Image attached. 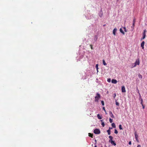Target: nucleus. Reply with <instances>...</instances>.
Returning a JSON list of instances; mask_svg holds the SVG:
<instances>
[{
	"label": "nucleus",
	"instance_id": "1",
	"mask_svg": "<svg viewBox=\"0 0 147 147\" xmlns=\"http://www.w3.org/2000/svg\"><path fill=\"white\" fill-rule=\"evenodd\" d=\"M109 138L110 139V140H109V142H110L111 144L114 146H116V144L115 142L112 140L113 139V137L112 136H110L109 137Z\"/></svg>",
	"mask_w": 147,
	"mask_h": 147
},
{
	"label": "nucleus",
	"instance_id": "2",
	"mask_svg": "<svg viewBox=\"0 0 147 147\" xmlns=\"http://www.w3.org/2000/svg\"><path fill=\"white\" fill-rule=\"evenodd\" d=\"M94 132L96 134H99L100 133V131L99 129H96L94 130Z\"/></svg>",
	"mask_w": 147,
	"mask_h": 147
},
{
	"label": "nucleus",
	"instance_id": "3",
	"mask_svg": "<svg viewBox=\"0 0 147 147\" xmlns=\"http://www.w3.org/2000/svg\"><path fill=\"white\" fill-rule=\"evenodd\" d=\"M100 98V94L98 93H97L96 94V96L95 97V98L96 99V101L98 100Z\"/></svg>",
	"mask_w": 147,
	"mask_h": 147
},
{
	"label": "nucleus",
	"instance_id": "4",
	"mask_svg": "<svg viewBox=\"0 0 147 147\" xmlns=\"http://www.w3.org/2000/svg\"><path fill=\"white\" fill-rule=\"evenodd\" d=\"M135 64H136V65H139L140 64V60L139 59H137L134 63Z\"/></svg>",
	"mask_w": 147,
	"mask_h": 147
},
{
	"label": "nucleus",
	"instance_id": "5",
	"mask_svg": "<svg viewBox=\"0 0 147 147\" xmlns=\"http://www.w3.org/2000/svg\"><path fill=\"white\" fill-rule=\"evenodd\" d=\"M98 15L100 17H102L103 15V12L102 9H101L98 13Z\"/></svg>",
	"mask_w": 147,
	"mask_h": 147
},
{
	"label": "nucleus",
	"instance_id": "6",
	"mask_svg": "<svg viewBox=\"0 0 147 147\" xmlns=\"http://www.w3.org/2000/svg\"><path fill=\"white\" fill-rule=\"evenodd\" d=\"M121 90L122 92H126L125 88L124 86H123L121 88Z\"/></svg>",
	"mask_w": 147,
	"mask_h": 147
},
{
	"label": "nucleus",
	"instance_id": "7",
	"mask_svg": "<svg viewBox=\"0 0 147 147\" xmlns=\"http://www.w3.org/2000/svg\"><path fill=\"white\" fill-rule=\"evenodd\" d=\"M109 115H110V116L112 118H115L114 116L113 115V113H112L111 111H109Z\"/></svg>",
	"mask_w": 147,
	"mask_h": 147
},
{
	"label": "nucleus",
	"instance_id": "8",
	"mask_svg": "<svg viewBox=\"0 0 147 147\" xmlns=\"http://www.w3.org/2000/svg\"><path fill=\"white\" fill-rule=\"evenodd\" d=\"M135 138L136 140L137 141V142H138L139 140H138V136L136 134V133H135Z\"/></svg>",
	"mask_w": 147,
	"mask_h": 147
},
{
	"label": "nucleus",
	"instance_id": "9",
	"mask_svg": "<svg viewBox=\"0 0 147 147\" xmlns=\"http://www.w3.org/2000/svg\"><path fill=\"white\" fill-rule=\"evenodd\" d=\"M145 43V42L144 41H143L142 42L141 44V46L142 47V49H144V45Z\"/></svg>",
	"mask_w": 147,
	"mask_h": 147
},
{
	"label": "nucleus",
	"instance_id": "10",
	"mask_svg": "<svg viewBox=\"0 0 147 147\" xmlns=\"http://www.w3.org/2000/svg\"><path fill=\"white\" fill-rule=\"evenodd\" d=\"M117 29L115 28L113 30V34L114 35H116V34H115V33L116 32H117Z\"/></svg>",
	"mask_w": 147,
	"mask_h": 147
},
{
	"label": "nucleus",
	"instance_id": "11",
	"mask_svg": "<svg viewBox=\"0 0 147 147\" xmlns=\"http://www.w3.org/2000/svg\"><path fill=\"white\" fill-rule=\"evenodd\" d=\"M111 82L112 83L116 84L117 83V81L116 80L112 79L111 81Z\"/></svg>",
	"mask_w": 147,
	"mask_h": 147
},
{
	"label": "nucleus",
	"instance_id": "12",
	"mask_svg": "<svg viewBox=\"0 0 147 147\" xmlns=\"http://www.w3.org/2000/svg\"><path fill=\"white\" fill-rule=\"evenodd\" d=\"M119 31L120 32L122 33L123 35H124L125 34V33L123 31V30L121 28H120L119 30Z\"/></svg>",
	"mask_w": 147,
	"mask_h": 147
},
{
	"label": "nucleus",
	"instance_id": "13",
	"mask_svg": "<svg viewBox=\"0 0 147 147\" xmlns=\"http://www.w3.org/2000/svg\"><path fill=\"white\" fill-rule=\"evenodd\" d=\"M103 120H100L101 122V125L103 127L105 126V124L104 122L103 121Z\"/></svg>",
	"mask_w": 147,
	"mask_h": 147
},
{
	"label": "nucleus",
	"instance_id": "14",
	"mask_svg": "<svg viewBox=\"0 0 147 147\" xmlns=\"http://www.w3.org/2000/svg\"><path fill=\"white\" fill-rule=\"evenodd\" d=\"M97 117L98 119H101L102 118L101 117L100 115L99 114L97 115Z\"/></svg>",
	"mask_w": 147,
	"mask_h": 147
},
{
	"label": "nucleus",
	"instance_id": "15",
	"mask_svg": "<svg viewBox=\"0 0 147 147\" xmlns=\"http://www.w3.org/2000/svg\"><path fill=\"white\" fill-rule=\"evenodd\" d=\"M111 125H112V127L113 128H115L116 127L115 125V123H112Z\"/></svg>",
	"mask_w": 147,
	"mask_h": 147
},
{
	"label": "nucleus",
	"instance_id": "16",
	"mask_svg": "<svg viewBox=\"0 0 147 147\" xmlns=\"http://www.w3.org/2000/svg\"><path fill=\"white\" fill-rule=\"evenodd\" d=\"M88 135L90 137H91L92 138L93 136V134H91L90 133H89L88 134Z\"/></svg>",
	"mask_w": 147,
	"mask_h": 147
},
{
	"label": "nucleus",
	"instance_id": "17",
	"mask_svg": "<svg viewBox=\"0 0 147 147\" xmlns=\"http://www.w3.org/2000/svg\"><path fill=\"white\" fill-rule=\"evenodd\" d=\"M107 131L109 135H110L111 134V131L110 129H108Z\"/></svg>",
	"mask_w": 147,
	"mask_h": 147
},
{
	"label": "nucleus",
	"instance_id": "18",
	"mask_svg": "<svg viewBox=\"0 0 147 147\" xmlns=\"http://www.w3.org/2000/svg\"><path fill=\"white\" fill-rule=\"evenodd\" d=\"M102 61L103 64L104 65H107V64L105 62V61L104 60H103Z\"/></svg>",
	"mask_w": 147,
	"mask_h": 147
},
{
	"label": "nucleus",
	"instance_id": "19",
	"mask_svg": "<svg viewBox=\"0 0 147 147\" xmlns=\"http://www.w3.org/2000/svg\"><path fill=\"white\" fill-rule=\"evenodd\" d=\"M115 101H116V105L117 106H119V103L117 101V100H115Z\"/></svg>",
	"mask_w": 147,
	"mask_h": 147
},
{
	"label": "nucleus",
	"instance_id": "20",
	"mask_svg": "<svg viewBox=\"0 0 147 147\" xmlns=\"http://www.w3.org/2000/svg\"><path fill=\"white\" fill-rule=\"evenodd\" d=\"M98 64H96V66H95V67H96V69H97V72L98 71Z\"/></svg>",
	"mask_w": 147,
	"mask_h": 147
},
{
	"label": "nucleus",
	"instance_id": "21",
	"mask_svg": "<svg viewBox=\"0 0 147 147\" xmlns=\"http://www.w3.org/2000/svg\"><path fill=\"white\" fill-rule=\"evenodd\" d=\"M146 35H143V36L142 38L141 39V40H142L144 39L146 37Z\"/></svg>",
	"mask_w": 147,
	"mask_h": 147
},
{
	"label": "nucleus",
	"instance_id": "22",
	"mask_svg": "<svg viewBox=\"0 0 147 147\" xmlns=\"http://www.w3.org/2000/svg\"><path fill=\"white\" fill-rule=\"evenodd\" d=\"M136 66V64H135V63H134L132 64L131 67H135Z\"/></svg>",
	"mask_w": 147,
	"mask_h": 147
},
{
	"label": "nucleus",
	"instance_id": "23",
	"mask_svg": "<svg viewBox=\"0 0 147 147\" xmlns=\"http://www.w3.org/2000/svg\"><path fill=\"white\" fill-rule=\"evenodd\" d=\"M119 129L120 130H121V129H123L122 128V126H121V125L120 124L119 125Z\"/></svg>",
	"mask_w": 147,
	"mask_h": 147
},
{
	"label": "nucleus",
	"instance_id": "24",
	"mask_svg": "<svg viewBox=\"0 0 147 147\" xmlns=\"http://www.w3.org/2000/svg\"><path fill=\"white\" fill-rule=\"evenodd\" d=\"M138 77L139 78L142 79V76L140 74H139L138 75Z\"/></svg>",
	"mask_w": 147,
	"mask_h": 147
},
{
	"label": "nucleus",
	"instance_id": "25",
	"mask_svg": "<svg viewBox=\"0 0 147 147\" xmlns=\"http://www.w3.org/2000/svg\"><path fill=\"white\" fill-rule=\"evenodd\" d=\"M97 39V36H95L94 39V40L96 41Z\"/></svg>",
	"mask_w": 147,
	"mask_h": 147
},
{
	"label": "nucleus",
	"instance_id": "26",
	"mask_svg": "<svg viewBox=\"0 0 147 147\" xmlns=\"http://www.w3.org/2000/svg\"><path fill=\"white\" fill-rule=\"evenodd\" d=\"M114 133L115 134H117L118 133L116 129H115Z\"/></svg>",
	"mask_w": 147,
	"mask_h": 147
},
{
	"label": "nucleus",
	"instance_id": "27",
	"mask_svg": "<svg viewBox=\"0 0 147 147\" xmlns=\"http://www.w3.org/2000/svg\"><path fill=\"white\" fill-rule=\"evenodd\" d=\"M123 28L124 29V30L125 32H127V30H126V28L125 27H123Z\"/></svg>",
	"mask_w": 147,
	"mask_h": 147
},
{
	"label": "nucleus",
	"instance_id": "28",
	"mask_svg": "<svg viewBox=\"0 0 147 147\" xmlns=\"http://www.w3.org/2000/svg\"><path fill=\"white\" fill-rule=\"evenodd\" d=\"M101 103L102 104V106H104V101H101Z\"/></svg>",
	"mask_w": 147,
	"mask_h": 147
},
{
	"label": "nucleus",
	"instance_id": "29",
	"mask_svg": "<svg viewBox=\"0 0 147 147\" xmlns=\"http://www.w3.org/2000/svg\"><path fill=\"white\" fill-rule=\"evenodd\" d=\"M109 121L110 123H112L113 122V119L111 118L109 119Z\"/></svg>",
	"mask_w": 147,
	"mask_h": 147
},
{
	"label": "nucleus",
	"instance_id": "30",
	"mask_svg": "<svg viewBox=\"0 0 147 147\" xmlns=\"http://www.w3.org/2000/svg\"><path fill=\"white\" fill-rule=\"evenodd\" d=\"M135 25V24L133 23L132 26H131V28H133Z\"/></svg>",
	"mask_w": 147,
	"mask_h": 147
},
{
	"label": "nucleus",
	"instance_id": "31",
	"mask_svg": "<svg viewBox=\"0 0 147 147\" xmlns=\"http://www.w3.org/2000/svg\"><path fill=\"white\" fill-rule=\"evenodd\" d=\"M146 30H144V32H143V35H146Z\"/></svg>",
	"mask_w": 147,
	"mask_h": 147
},
{
	"label": "nucleus",
	"instance_id": "32",
	"mask_svg": "<svg viewBox=\"0 0 147 147\" xmlns=\"http://www.w3.org/2000/svg\"><path fill=\"white\" fill-rule=\"evenodd\" d=\"M107 81L108 82H110L111 81V80L110 78H109L107 79Z\"/></svg>",
	"mask_w": 147,
	"mask_h": 147
},
{
	"label": "nucleus",
	"instance_id": "33",
	"mask_svg": "<svg viewBox=\"0 0 147 147\" xmlns=\"http://www.w3.org/2000/svg\"><path fill=\"white\" fill-rule=\"evenodd\" d=\"M141 104L142 105H143V100L142 98H141Z\"/></svg>",
	"mask_w": 147,
	"mask_h": 147
},
{
	"label": "nucleus",
	"instance_id": "34",
	"mask_svg": "<svg viewBox=\"0 0 147 147\" xmlns=\"http://www.w3.org/2000/svg\"><path fill=\"white\" fill-rule=\"evenodd\" d=\"M103 110H104V111H105V113L106 114H107V113L106 112V110H105V107H103Z\"/></svg>",
	"mask_w": 147,
	"mask_h": 147
},
{
	"label": "nucleus",
	"instance_id": "35",
	"mask_svg": "<svg viewBox=\"0 0 147 147\" xmlns=\"http://www.w3.org/2000/svg\"><path fill=\"white\" fill-rule=\"evenodd\" d=\"M136 22V20L135 18H134L133 20V23L135 24Z\"/></svg>",
	"mask_w": 147,
	"mask_h": 147
},
{
	"label": "nucleus",
	"instance_id": "36",
	"mask_svg": "<svg viewBox=\"0 0 147 147\" xmlns=\"http://www.w3.org/2000/svg\"><path fill=\"white\" fill-rule=\"evenodd\" d=\"M116 93H114V96H113V97H114V98H115V97H116Z\"/></svg>",
	"mask_w": 147,
	"mask_h": 147
},
{
	"label": "nucleus",
	"instance_id": "37",
	"mask_svg": "<svg viewBox=\"0 0 147 147\" xmlns=\"http://www.w3.org/2000/svg\"><path fill=\"white\" fill-rule=\"evenodd\" d=\"M90 47H91V49H93V47H92V45H90Z\"/></svg>",
	"mask_w": 147,
	"mask_h": 147
},
{
	"label": "nucleus",
	"instance_id": "38",
	"mask_svg": "<svg viewBox=\"0 0 147 147\" xmlns=\"http://www.w3.org/2000/svg\"><path fill=\"white\" fill-rule=\"evenodd\" d=\"M142 105V108L143 109H144L145 108V107L143 105V104Z\"/></svg>",
	"mask_w": 147,
	"mask_h": 147
},
{
	"label": "nucleus",
	"instance_id": "39",
	"mask_svg": "<svg viewBox=\"0 0 147 147\" xmlns=\"http://www.w3.org/2000/svg\"><path fill=\"white\" fill-rule=\"evenodd\" d=\"M131 141H130L129 142V145H131Z\"/></svg>",
	"mask_w": 147,
	"mask_h": 147
},
{
	"label": "nucleus",
	"instance_id": "40",
	"mask_svg": "<svg viewBox=\"0 0 147 147\" xmlns=\"http://www.w3.org/2000/svg\"><path fill=\"white\" fill-rule=\"evenodd\" d=\"M137 147H141V146L139 144L138 145Z\"/></svg>",
	"mask_w": 147,
	"mask_h": 147
},
{
	"label": "nucleus",
	"instance_id": "41",
	"mask_svg": "<svg viewBox=\"0 0 147 147\" xmlns=\"http://www.w3.org/2000/svg\"><path fill=\"white\" fill-rule=\"evenodd\" d=\"M112 129V127H109V129H110H110Z\"/></svg>",
	"mask_w": 147,
	"mask_h": 147
},
{
	"label": "nucleus",
	"instance_id": "42",
	"mask_svg": "<svg viewBox=\"0 0 147 147\" xmlns=\"http://www.w3.org/2000/svg\"><path fill=\"white\" fill-rule=\"evenodd\" d=\"M94 141H95V142L96 143V142H97L96 140H95Z\"/></svg>",
	"mask_w": 147,
	"mask_h": 147
},
{
	"label": "nucleus",
	"instance_id": "43",
	"mask_svg": "<svg viewBox=\"0 0 147 147\" xmlns=\"http://www.w3.org/2000/svg\"><path fill=\"white\" fill-rule=\"evenodd\" d=\"M139 95H140V98L141 97V96H140V93H139Z\"/></svg>",
	"mask_w": 147,
	"mask_h": 147
},
{
	"label": "nucleus",
	"instance_id": "44",
	"mask_svg": "<svg viewBox=\"0 0 147 147\" xmlns=\"http://www.w3.org/2000/svg\"><path fill=\"white\" fill-rule=\"evenodd\" d=\"M94 147H97V146L96 145L94 146Z\"/></svg>",
	"mask_w": 147,
	"mask_h": 147
},
{
	"label": "nucleus",
	"instance_id": "45",
	"mask_svg": "<svg viewBox=\"0 0 147 147\" xmlns=\"http://www.w3.org/2000/svg\"><path fill=\"white\" fill-rule=\"evenodd\" d=\"M105 25H103V26H105Z\"/></svg>",
	"mask_w": 147,
	"mask_h": 147
}]
</instances>
